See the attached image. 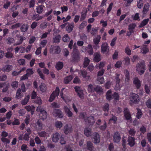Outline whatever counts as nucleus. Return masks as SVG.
Masks as SVG:
<instances>
[{
	"instance_id": "1",
	"label": "nucleus",
	"mask_w": 151,
	"mask_h": 151,
	"mask_svg": "<svg viewBox=\"0 0 151 151\" xmlns=\"http://www.w3.org/2000/svg\"><path fill=\"white\" fill-rule=\"evenodd\" d=\"M145 62L143 61L138 63L136 66V71L139 75H142L146 70Z\"/></svg>"
},
{
	"instance_id": "2",
	"label": "nucleus",
	"mask_w": 151,
	"mask_h": 151,
	"mask_svg": "<svg viewBox=\"0 0 151 151\" xmlns=\"http://www.w3.org/2000/svg\"><path fill=\"white\" fill-rule=\"evenodd\" d=\"M80 59V55L78 49L74 47L71 56V61L72 62H78Z\"/></svg>"
},
{
	"instance_id": "3",
	"label": "nucleus",
	"mask_w": 151,
	"mask_h": 151,
	"mask_svg": "<svg viewBox=\"0 0 151 151\" xmlns=\"http://www.w3.org/2000/svg\"><path fill=\"white\" fill-rule=\"evenodd\" d=\"M36 111L40 112V117L43 121L46 119L47 118V114L46 111L44 109L41 108L40 106L37 107Z\"/></svg>"
},
{
	"instance_id": "4",
	"label": "nucleus",
	"mask_w": 151,
	"mask_h": 151,
	"mask_svg": "<svg viewBox=\"0 0 151 151\" xmlns=\"http://www.w3.org/2000/svg\"><path fill=\"white\" fill-rule=\"evenodd\" d=\"M61 52V49L58 46H51L50 49V52L52 54H58Z\"/></svg>"
},
{
	"instance_id": "5",
	"label": "nucleus",
	"mask_w": 151,
	"mask_h": 151,
	"mask_svg": "<svg viewBox=\"0 0 151 151\" xmlns=\"http://www.w3.org/2000/svg\"><path fill=\"white\" fill-rule=\"evenodd\" d=\"M60 90L58 87H56L55 91H54L50 96L49 101L51 102L55 99L56 96H58L59 95Z\"/></svg>"
},
{
	"instance_id": "6",
	"label": "nucleus",
	"mask_w": 151,
	"mask_h": 151,
	"mask_svg": "<svg viewBox=\"0 0 151 151\" xmlns=\"http://www.w3.org/2000/svg\"><path fill=\"white\" fill-rule=\"evenodd\" d=\"M130 99L133 103L137 104L139 100V96L137 94L132 93L130 94Z\"/></svg>"
},
{
	"instance_id": "7",
	"label": "nucleus",
	"mask_w": 151,
	"mask_h": 151,
	"mask_svg": "<svg viewBox=\"0 0 151 151\" xmlns=\"http://www.w3.org/2000/svg\"><path fill=\"white\" fill-rule=\"evenodd\" d=\"M83 50H82L83 52H85L87 51L89 55H91L93 54V49L92 45L91 44H89L87 47H83Z\"/></svg>"
},
{
	"instance_id": "8",
	"label": "nucleus",
	"mask_w": 151,
	"mask_h": 151,
	"mask_svg": "<svg viewBox=\"0 0 151 151\" xmlns=\"http://www.w3.org/2000/svg\"><path fill=\"white\" fill-rule=\"evenodd\" d=\"M75 91L76 92L78 96L81 99L84 98L83 91L82 88L79 86H76L74 88Z\"/></svg>"
},
{
	"instance_id": "9",
	"label": "nucleus",
	"mask_w": 151,
	"mask_h": 151,
	"mask_svg": "<svg viewBox=\"0 0 151 151\" xmlns=\"http://www.w3.org/2000/svg\"><path fill=\"white\" fill-rule=\"evenodd\" d=\"M121 139L119 133L117 132H115L113 135V140L114 143H118Z\"/></svg>"
},
{
	"instance_id": "10",
	"label": "nucleus",
	"mask_w": 151,
	"mask_h": 151,
	"mask_svg": "<svg viewBox=\"0 0 151 151\" xmlns=\"http://www.w3.org/2000/svg\"><path fill=\"white\" fill-rule=\"evenodd\" d=\"M101 52L104 53L109 51L108 45L106 42H104L102 43L101 46Z\"/></svg>"
},
{
	"instance_id": "11",
	"label": "nucleus",
	"mask_w": 151,
	"mask_h": 151,
	"mask_svg": "<svg viewBox=\"0 0 151 151\" xmlns=\"http://www.w3.org/2000/svg\"><path fill=\"white\" fill-rule=\"evenodd\" d=\"M124 116L127 120H131L132 117L131 114L129 109L127 108L124 109Z\"/></svg>"
},
{
	"instance_id": "12",
	"label": "nucleus",
	"mask_w": 151,
	"mask_h": 151,
	"mask_svg": "<svg viewBox=\"0 0 151 151\" xmlns=\"http://www.w3.org/2000/svg\"><path fill=\"white\" fill-rule=\"evenodd\" d=\"M133 83L137 89L139 88L141 86V82L137 77H135L133 78Z\"/></svg>"
},
{
	"instance_id": "13",
	"label": "nucleus",
	"mask_w": 151,
	"mask_h": 151,
	"mask_svg": "<svg viewBox=\"0 0 151 151\" xmlns=\"http://www.w3.org/2000/svg\"><path fill=\"white\" fill-rule=\"evenodd\" d=\"M63 131L64 133L66 134L72 132L73 129L72 127H69L68 124H66L64 127Z\"/></svg>"
},
{
	"instance_id": "14",
	"label": "nucleus",
	"mask_w": 151,
	"mask_h": 151,
	"mask_svg": "<svg viewBox=\"0 0 151 151\" xmlns=\"http://www.w3.org/2000/svg\"><path fill=\"white\" fill-rule=\"evenodd\" d=\"M13 66L12 65H6L4 67L0 68V71H2L4 72H9L12 70Z\"/></svg>"
},
{
	"instance_id": "15",
	"label": "nucleus",
	"mask_w": 151,
	"mask_h": 151,
	"mask_svg": "<svg viewBox=\"0 0 151 151\" xmlns=\"http://www.w3.org/2000/svg\"><path fill=\"white\" fill-rule=\"evenodd\" d=\"M74 27V24L73 22H67L66 27H65L66 30L68 33H70L73 30Z\"/></svg>"
},
{
	"instance_id": "16",
	"label": "nucleus",
	"mask_w": 151,
	"mask_h": 151,
	"mask_svg": "<svg viewBox=\"0 0 151 151\" xmlns=\"http://www.w3.org/2000/svg\"><path fill=\"white\" fill-rule=\"evenodd\" d=\"M29 135L27 134V133H25L24 135L23 134H19V135L18 139L19 140H24L26 141H28L29 139Z\"/></svg>"
},
{
	"instance_id": "17",
	"label": "nucleus",
	"mask_w": 151,
	"mask_h": 151,
	"mask_svg": "<svg viewBox=\"0 0 151 151\" xmlns=\"http://www.w3.org/2000/svg\"><path fill=\"white\" fill-rule=\"evenodd\" d=\"M119 76L120 74H119L116 73L115 74V79L116 84L115 89L116 90H118L120 88V86L119 85V83L120 81V80L119 78Z\"/></svg>"
},
{
	"instance_id": "18",
	"label": "nucleus",
	"mask_w": 151,
	"mask_h": 151,
	"mask_svg": "<svg viewBox=\"0 0 151 151\" xmlns=\"http://www.w3.org/2000/svg\"><path fill=\"white\" fill-rule=\"evenodd\" d=\"M60 135L58 132H56L52 134V139L53 142H57L59 139Z\"/></svg>"
},
{
	"instance_id": "19",
	"label": "nucleus",
	"mask_w": 151,
	"mask_h": 151,
	"mask_svg": "<svg viewBox=\"0 0 151 151\" xmlns=\"http://www.w3.org/2000/svg\"><path fill=\"white\" fill-rule=\"evenodd\" d=\"M63 109L66 115L68 117H73V113L67 106H65L63 107Z\"/></svg>"
},
{
	"instance_id": "20",
	"label": "nucleus",
	"mask_w": 151,
	"mask_h": 151,
	"mask_svg": "<svg viewBox=\"0 0 151 151\" xmlns=\"http://www.w3.org/2000/svg\"><path fill=\"white\" fill-rule=\"evenodd\" d=\"M85 121L88 123L90 125H93L95 122L94 118L92 116L87 117L86 119H85Z\"/></svg>"
},
{
	"instance_id": "21",
	"label": "nucleus",
	"mask_w": 151,
	"mask_h": 151,
	"mask_svg": "<svg viewBox=\"0 0 151 151\" xmlns=\"http://www.w3.org/2000/svg\"><path fill=\"white\" fill-rule=\"evenodd\" d=\"M127 141L128 144L131 147L135 145V139L134 137L129 136L128 138Z\"/></svg>"
},
{
	"instance_id": "22",
	"label": "nucleus",
	"mask_w": 151,
	"mask_h": 151,
	"mask_svg": "<svg viewBox=\"0 0 151 151\" xmlns=\"http://www.w3.org/2000/svg\"><path fill=\"white\" fill-rule=\"evenodd\" d=\"M35 128L37 130H41L42 129L43 124L42 122L38 120L35 124Z\"/></svg>"
},
{
	"instance_id": "23",
	"label": "nucleus",
	"mask_w": 151,
	"mask_h": 151,
	"mask_svg": "<svg viewBox=\"0 0 151 151\" xmlns=\"http://www.w3.org/2000/svg\"><path fill=\"white\" fill-rule=\"evenodd\" d=\"M53 114L56 116H58L60 118H62L63 117L62 112L59 109H55L53 111Z\"/></svg>"
},
{
	"instance_id": "24",
	"label": "nucleus",
	"mask_w": 151,
	"mask_h": 151,
	"mask_svg": "<svg viewBox=\"0 0 151 151\" xmlns=\"http://www.w3.org/2000/svg\"><path fill=\"white\" fill-rule=\"evenodd\" d=\"M93 60L98 62L101 60V56L99 52H95L93 55Z\"/></svg>"
},
{
	"instance_id": "25",
	"label": "nucleus",
	"mask_w": 151,
	"mask_h": 151,
	"mask_svg": "<svg viewBox=\"0 0 151 151\" xmlns=\"http://www.w3.org/2000/svg\"><path fill=\"white\" fill-rule=\"evenodd\" d=\"M55 32L53 33L54 37L53 38V42L54 43H58L60 42L61 39L60 35L59 34L55 35Z\"/></svg>"
},
{
	"instance_id": "26",
	"label": "nucleus",
	"mask_w": 151,
	"mask_h": 151,
	"mask_svg": "<svg viewBox=\"0 0 151 151\" xmlns=\"http://www.w3.org/2000/svg\"><path fill=\"white\" fill-rule=\"evenodd\" d=\"M93 142L94 143H98L100 142L99 136L98 133H94L93 134Z\"/></svg>"
},
{
	"instance_id": "27",
	"label": "nucleus",
	"mask_w": 151,
	"mask_h": 151,
	"mask_svg": "<svg viewBox=\"0 0 151 151\" xmlns=\"http://www.w3.org/2000/svg\"><path fill=\"white\" fill-rule=\"evenodd\" d=\"M140 49L141 50V52L144 54H146L149 51L147 46L145 45H142Z\"/></svg>"
},
{
	"instance_id": "28",
	"label": "nucleus",
	"mask_w": 151,
	"mask_h": 151,
	"mask_svg": "<svg viewBox=\"0 0 151 151\" xmlns=\"http://www.w3.org/2000/svg\"><path fill=\"white\" fill-rule=\"evenodd\" d=\"M84 133L87 137L90 136L91 134V129L89 127L86 128L84 129Z\"/></svg>"
},
{
	"instance_id": "29",
	"label": "nucleus",
	"mask_w": 151,
	"mask_h": 151,
	"mask_svg": "<svg viewBox=\"0 0 151 151\" xmlns=\"http://www.w3.org/2000/svg\"><path fill=\"white\" fill-rule=\"evenodd\" d=\"M82 76L83 78H85L86 81H88L90 79V76L87 75V71L84 70H82L81 71Z\"/></svg>"
},
{
	"instance_id": "30",
	"label": "nucleus",
	"mask_w": 151,
	"mask_h": 151,
	"mask_svg": "<svg viewBox=\"0 0 151 151\" xmlns=\"http://www.w3.org/2000/svg\"><path fill=\"white\" fill-rule=\"evenodd\" d=\"M86 147L88 150L90 151L93 150L94 147L92 143L90 141H87L86 143Z\"/></svg>"
},
{
	"instance_id": "31",
	"label": "nucleus",
	"mask_w": 151,
	"mask_h": 151,
	"mask_svg": "<svg viewBox=\"0 0 151 151\" xmlns=\"http://www.w3.org/2000/svg\"><path fill=\"white\" fill-rule=\"evenodd\" d=\"M63 67V64L62 62H57L55 65V68L57 70H61Z\"/></svg>"
},
{
	"instance_id": "32",
	"label": "nucleus",
	"mask_w": 151,
	"mask_h": 151,
	"mask_svg": "<svg viewBox=\"0 0 151 151\" xmlns=\"http://www.w3.org/2000/svg\"><path fill=\"white\" fill-rule=\"evenodd\" d=\"M65 88H63L60 91V96L63 99V100L64 101H66V100H69V97L66 95H63V91L64 89Z\"/></svg>"
},
{
	"instance_id": "33",
	"label": "nucleus",
	"mask_w": 151,
	"mask_h": 151,
	"mask_svg": "<svg viewBox=\"0 0 151 151\" xmlns=\"http://www.w3.org/2000/svg\"><path fill=\"white\" fill-rule=\"evenodd\" d=\"M29 26L27 24H23L21 27L20 29L21 32H25L28 30Z\"/></svg>"
},
{
	"instance_id": "34",
	"label": "nucleus",
	"mask_w": 151,
	"mask_h": 151,
	"mask_svg": "<svg viewBox=\"0 0 151 151\" xmlns=\"http://www.w3.org/2000/svg\"><path fill=\"white\" fill-rule=\"evenodd\" d=\"M29 98L30 96L29 95H28L26 96L24 99L22 100L21 102V104L22 105H24L26 104L28 102Z\"/></svg>"
},
{
	"instance_id": "35",
	"label": "nucleus",
	"mask_w": 151,
	"mask_h": 151,
	"mask_svg": "<svg viewBox=\"0 0 151 151\" xmlns=\"http://www.w3.org/2000/svg\"><path fill=\"white\" fill-rule=\"evenodd\" d=\"M136 26V24L135 23H132L128 26V29L129 30V32L130 35L132 32V30L134 29Z\"/></svg>"
},
{
	"instance_id": "36",
	"label": "nucleus",
	"mask_w": 151,
	"mask_h": 151,
	"mask_svg": "<svg viewBox=\"0 0 151 151\" xmlns=\"http://www.w3.org/2000/svg\"><path fill=\"white\" fill-rule=\"evenodd\" d=\"M73 77L72 75L68 76L64 79V82L65 83L68 84L73 79Z\"/></svg>"
},
{
	"instance_id": "37",
	"label": "nucleus",
	"mask_w": 151,
	"mask_h": 151,
	"mask_svg": "<svg viewBox=\"0 0 151 151\" xmlns=\"http://www.w3.org/2000/svg\"><path fill=\"white\" fill-rule=\"evenodd\" d=\"M150 6V5L148 3L144 5L142 11V12L144 14H146L149 11Z\"/></svg>"
},
{
	"instance_id": "38",
	"label": "nucleus",
	"mask_w": 151,
	"mask_h": 151,
	"mask_svg": "<svg viewBox=\"0 0 151 151\" xmlns=\"http://www.w3.org/2000/svg\"><path fill=\"white\" fill-rule=\"evenodd\" d=\"M32 18V19L35 20L36 21H38L42 19L43 17L42 16H39L38 14H35L33 15Z\"/></svg>"
},
{
	"instance_id": "39",
	"label": "nucleus",
	"mask_w": 151,
	"mask_h": 151,
	"mask_svg": "<svg viewBox=\"0 0 151 151\" xmlns=\"http://www.w3.org/2000/svg\"><path fill=\"white\" fill-rule=\"evenodd\" d=\"M101 37L100 35H98L93 39V43L95 45H98L100 42Z\"/></svg>"
},
{
	"instance_id": "40",
	"label": "nucleus",
	"mask_w": 151,
	"mask_h": 151,
	"mask_svg": "<svg viewBox=\"0 0 151 151\" xmlns=\"http://www.w3.org/2000/svg\"><path fill=\"white\" fill-rule=\"evenodd\" d=\"M111 90L108 91L106 93V99L109 101H110L113 99V97L111 96Z\"/></svg>"
},
{
	"instance_id": "41",
	"label": "nucleus",
	"mask_w": 151,
	"mask_h": 151,
	"mask_svg": "<svg viewBox=\"0 0 151 151\" xmlns=\"http://www.w3.org/2000/svg\"><path fill=\"white\" fill-rule=\"evenodd\" d=\"M23 96L22 94V92L21 89L19 88L17 89L16 94V98L17 99H20Z\"/></svg>"
},
{
	"instance_id": "42",
	"label": "nucleus",
	"mask_w": 151,
	"mask_h": 151,
	"mask_svg": "<svg viewBox=\"0 0 151 151\" xmlns=\"http://www.w3.org/2000/svg\"><path fill=\"white\" fill-rule=\"evenodd\" d=\"M20 39L18 41L14 44V45L16 46L20 45L21 44L24 40L26 39V38L24 37L20 36Z\"/></svg>"
},
{
	"instance_id": "43",
	"label": "nucleus",
	"mask_w": 151,
	"mask_h": 151,
	"mask_svg": "<svg viewBox=\"0 0 151 151\" xmlns=\"http://www.w3.org/2000/svg\"><path fill=\"white\" fill-rule=\"evenodd\" d=\"M43 7L44 6L42 5H40L37 6L36 8L37 12L39 14L42 13L43 10Z\"/></svg>"
},
{
	"instance_id": "44",
	"label": "nucleus",
	"mask_w": 151,
	"mask_h": 151,
	"mask_svg": "<svg viewBox=\"0 0 151 151\" xmlns=\"http://www.w3.org/2000/svg\"><path fill=\"white\" fill-rule=\"evenodd\" d=\"M149 21V19L148 18L143 20L140 24L139 26V27L141 28L145 26L148 23Z\"/></svg>"
},
{
	"instance_id": "45",
	"label": "nucleus",
	"mask_w": 151,
	"mask_h": 151,
	"mask_svg": "<svg viewBox=\"0 0 151 151\" xmlns=\"http://www.w3.org/2000/svg\"><path fill=\"white\" fill-rule=\"evenodd\" d=\"M95 91L98 93L102 94L103 92V89L100 86H97L95 87Z\"/></svg>"
},
{
	"instance_id": "46",
	"label": "nucleus",
	"mask_w": 151,
	"mask_h": 151,
	"mask_svg": "<svg viewBox=\"0 0 151 151\" xmlns=\"http://www.w3.org/2000/svg\"><path fill=\"white\" fill-rule=\"evenodd\" d=\"M38 134L39 136L41 137H47V133L45 131L38 132Z\"/></svg>"
},
{
	"instance_id": "47",
	"label": "nucleus",
	"mask_w": 151,
	"mask_h": 151,
	"mask_svg": "<svg viewBox=\"0 0 151 151\" xmlns=\"http://www.w3.org/2000/svg\"><path fill=\"white\" fill-rule=\"evenodd\" d=\"M40 91L42 92H44L46 90V87L45 84L44 83H42L40 86Z\"/></svg>"
},
{
	"instance_id": "48",
	"label": "nucleus",
	"mask_w": 151,
	"mask_h": 151,
	"mask_svg": "<svg viewBox=\"0 0 151 151\" xmlns=\"http://www.w3.org/2000/svg\"><path fill=\"white\" fill-rule=\"evenodd\" d=\"M137 113L136 115L137 118L138 119H140L142 116V113L141 110L139 108H137Z\"/></svg>"
},
{
	"instance_id": "49",
	"label": "nucleus",
	"mask_w": 151,
	"mask_h": 151,
	"mask_svg": "<svg viewBox=\"0 0 151 151\" xmlns=\"http://www.w3.org/2000/svg\"><path fill=\"white\" fill-rule=\"evenodd\" d=\"M95 87H94L92 84H89L88 86V90L89 92H93L95 91Z\"/></svg>"
},
{
	"instance_id": "50",
	"label": "nucleus",
	"mask_w": 151,
	"mask_h": 151,
	"mask_svg": "<svg viewBox=\"0 0 151 151\" xmlns=\"http://www.w3.org/2000/svg\"><path fill=\"white\" fill-rule=\"evenodd\" d=\"M5 56L6 58H14L13 54L9 51L5 53Z\"/></svg>"
},
{
	"instance_id": "51",
	"label": "nucleus",
	"mask_w": 151,
	"mask_h": 151,
	"mask_svg": "<svg viewBox=\"0 0 151 151\" xmlns=\"http://www.w3.org/2000/svg\"><path fill=\"white\" fill-rule=\"evenodd\" d=\"M124 64L125 65L127 66L130 64V60L128 57H126L124 58Z\"/></svg>"
},
{
	"instance_id": "52",
	"label": "nucleus",
	"mask_w": 151,
	"mask_h": 151,
	"mask_svg": "<svg viewBox=\"0 0 151 151\" xmlns=\"http://www.w3.org/2000/svg\"><path fill=\"white\" fill-rule=\"evenodd\" d=\"M87 12V10H86L85 12L82 13L80 19V21H82L85 19L86 17Z\"/></svg>"
},
{
	"instance_id": "53",
	"label": "nucleus",
	"mask_w": 151,
	"mask_h": 151,
	"mask_svg": "<svg viewBox=\"0 0 151 151\" xmlns=\"http://www.w3.org/2000/svg\"><path fill=\"white\" fill-rule=\"evenodd\" d=\"M62 40L64 42H68L70 40V38L68 35H65L63 37Z\"/></svg>"
},
{
	"instance_id": "54",
	"label": "nucleus",
	"mask_w": 151,
	"mask_h": 151,
	"mask_svg": "<svg viewBox=\"0 0 151 151\" xmlns=\"http://www.w3.org/2000/svg\"><path fill=\"white\" fill-rule=\"evenodd\" d=\"M55 126L58 128L60 129L62 127L63 124L60 121H57L55 122Z\"/></svg>"
},
{
	"instance_id": "55",
	"label": "nucleus",
	"mask_w": 151,
	"mask_h": 151,
	"mask_svg": "<svg viewBox=\"0 0 151 151\" xmlns=\"http://www.w3.org/2000/svg\"><path fill=\"white\" fill-rule=\"evenodd\" d=\"M90 60L87 58H85L84 59V61L83 63V67H86L89 64Z\"/></svg>"
},
{
	"instance_id": "56",
	"label": "nucleus",
	"mask_w": 151,
	"mask_h": 151,
	"mask_svg": "<svg viewBox=\"0 0 151 151\" xmlns=\"http://www.w3.org/2000/svg\"><path fill=\"white\" fill-rule=\"evenodd\" d=\"M35 0H30L29 3V8H33L35 6Z\"/></svg>"
},
{
	"instance_id": "57",
	"label": "nucleus",
	"mask_w": 151,
	"mask_h": 151,
	"mask_svg": "<svg viewBox=\"0 0 151 151\" xmlns=\"http://www.w3.org/2000/svg\"><path fill=\"white\" fill-rule=\"evenodd\" d=\"M132 17L133 20H140L139 14V13H136L134 15H132Z\"/></svg>"
},
{
	"instance_id": "58",
	"label": "nucleus",
	"mask_w": 151,
	"mask_h": 151,
	"mask_svg": "<svg viewBox=\"0 0 151 151\" xmlns=\"http://www.w3.org/2000/svg\"><path fill=\"white\" fill-rule=\"evenodd\" d=\"M137 6L139 9H141L143 6L142 0H138L137 1Z\"/></svg>"
},
{
	"instance_id": "59",
	"label": "nucleus",
	"mask_w": 151,
	"mask_h": 151,
	"mask_svg": "<svg viewBox=\"0 0 151 151\" xmlns=\"http://www.w3.org/2000/svg\"><path fill=\"white\" fill-rule=\"evenodd\" d=\"M18 82L17 81H13L11 84V86L12 88H16L18 87Z\"/></svg>"
},
{
	"instance_id": "60",
	"label": "nucleus",
	"mask_w": 151,
	"mask_h": 151,
	"mask_svg": "<svg viewBox=\"0 0 151 151\" xmlns=\"http://www.w3.org/2000/svg\"><path fill=\"white\" fill-rule=\"evenodd\" d=\"M136 131L133 129H130L128 131L129 134L132 136H134L135 135Z\"/></svg>"
},
{
	"instance_id": "61",
	"label": "nucleus",
	"mask_w": 151,
	"mask_h": 151,
	"mask_svg": "<svg viewBox=\"0 0 151 151\" xmlns=\"http://www.w3.org/2000/svg\"><path fill=\"white\" fill-rule=\"evenodd\" d=\"M6 41L8 44L11 45L14 42V40L12 38L9 37L6 39Z\"/></svg>"
},
{
	"instance_id": "62",
	"label": "nucleus",
	"mask_w": 151,
	"mask_h": 151,
	"mask_svg": "<svg viewBox=\"0 0 151 151\" xmlns=\"http://www.w3.org/2000/svg\"><path fill=\"white\" fill-rule=\"evenodd\" d=\"M125 53L128 55H130L131 54V51L128 46L125 49Z\"/></svg>"
},
{
	"instance_id": "63",
	"label": "nucleus",
	"mask_w": 151,
	"mask_h": 151,
	"mask_svg": "<svg viewBox=\"0 0 151 151\" xmlns=\"http://www.w3.org/2000/svg\"><path fill=\"white\" fill-rule=\"evenodd\" d=\"M1 140L5 144H8L10 143V140L4 137H2Z\"/></svg>"
},
{
	"instance_id": "64",
	"label": "nucleus",
	"mask_w": 151,
	"mask_h": 151,
	"mask_svg": "<svg viewBox=\"0 0 151 151\" xmlns=\"http://www.w3.org/2000/svg\"><path fill=\"white\" fill-rule=\"evenodd\" d=\"M22 24L20 23H17L15 24H13L11 26V28L12 29H14L20 27L21 25Z\"/></svg>"
}]
</instances>
